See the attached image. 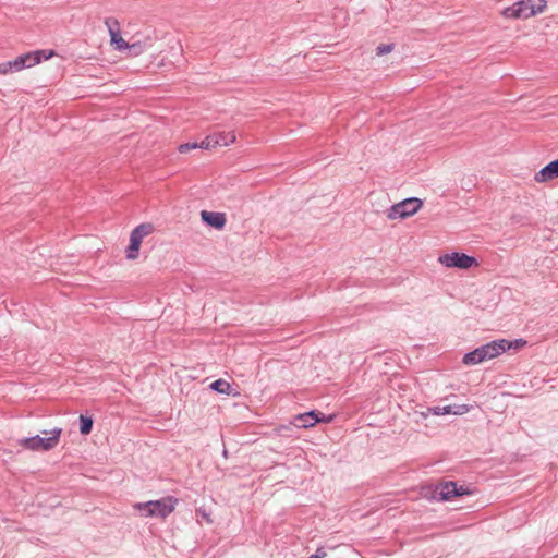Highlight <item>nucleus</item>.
<instances>
[{
  "mask_svg": "<svg viewBox=\"0 0 558 558\" xmlns=\"http://www.w3.org/2000/svg\"><path fill=\"white\" fill-rule=\"evenodd\" d=\"M178 499L168 496L158 500H149L146 502H138L135 508L141 511L145 518H167L174 511Z\"/></svg>",
  "mask_w": 558,
  "mask_h": 558,
  "instance_id": "f257e3e1",
  "label": "nucleus"
},
{
  "mask_svg": "<svg viewBox=\"0 0 558 558\" xmlns=\"http://www.w3.org/2000/svg\"><path fill=\"white\" fill-rule=\"evenodd\" d=\"M501 340H493L487 342L473 351L465 353L462 357L464 365H476L487 360L499 356L505 352V347Z\"/></svg>",
  "mask_w": 558,
  "mask_h": 558,
  "instance_id": "f03ea898",
  "label": "nucleus"
},
{
  "mask_svg": "<svg viewBox=\"0 0 558 558\" xmlns=\"http://www.w3.org/2000/svg\"><path fill=\"white\" fill-rule=\"evenodd\" d=\"M546 0H520L502 10L507 19H527L541 13L546 8Z\"/></svg>",
  "mask_w": 558,
  "mask_h": 558,
  "instance_id": "7ed1b4c3",
  "label": "nucleus"
},
{
  "mask_svg": "<svg viewBox=\"0 0 558 558\" xmlns=\"http://www.w3.org/2000/svg\"><path fill=\"white\" fill-rule=\"evenodd\" d=\"M44 434H49L48 437H41L39 435L21 438L17 440V444L24 449L32 451H48L53 449L59 440L62 433V429L59 427H54L50 432L44 430Z\"/></svg>",
  "mask_w": 558,
  "mask_h": 558,
  "instance_id": "20e7f679",
  "label": "nucleus"
},
{
  "mask_svg": "<svg viewBox=\"0 0 558 558\" xmlns=\"http://www.w3.org/2000/svg\"><path fill=\"white\" fill-rule=\"evenodd\" d=\"M422 205V199L417 197L405 198L392 205L387 213V217L390 220L408 218L416 214L421 209Z\"/></svg>",
  "mask_w": 558,
  "mask_h": 558,
  "instance_id": "39448f33",
  "label": "nucleus"
},
{
  "mask_svg": "<svg viewBox=\"0 0 558 558\" xmlns=\"http://www.w3.org/2000/svg\"><path fill=\"white\" fill-rule=\"evenodd\" d=\"M153 231L151 223H141L136 226L130 235V243L126 247L125 255L128 259H135L138 257L142 241L145 236Z\"/></svg>",
  "mask_w": 558,
  "mask_h": 558,
  "instance_id": "423d86ee",
  "label": "nucleus"
},
{
  "mask_svg": "<svg viewBox=\"0 0 558 558\" xmlns=\"http://www.w3.org/2000/svg\"><path fill=\"white\" fill-rule=\"evenodd\" d=\"M438 260L448 268L470 269L477 266V259L465 253L452 252L441 255Z\"/></svg>",
  "mask_w": 558,
  "mask_h": 558,
  "instance_id": "0eeeda50",
  "label": "nucleus"
},
{
  "mask_svg": "<svg viewBox=\"0 0 558 558\" xmlns=\"http://www.w3.org/2000/svg\"><path fill=\"white\" fill-rule=\"evenodd\" d=\"M438 486V499L444 501H449L454 497H461L465 495H471L472 490L463 485H458L456 482L448 481L442 482L437 485Z\"/></svg>",
  "mask_w": 558,
  "mask_h": 558,
  "instance_id": "6e6552de",
  "label": "nucleus"
},
{
  "mask_svg": "<svg viewBox=\"0 0 558 558\" xmlns=\"http://www.w3.org/2000/svg\"><path fill=\"white\" fill-rule=\"evenodd\" d=\"M201 218L206 226L211 227L216 230L223 229L227 222L226 215L219 211L202 210Z\"/></svg>",
  "mask_w": 558,
  "mask_h": 558,
  "instance_id": "1a4fd4ad",
  "label": "nucleus"
},
{
  "mask_svg": "<svg viewBox=\"0 0 558 558\" xmlns=\"http://www.w3.org/2000/svg\"><path fill=\"white\" fill-rule=\"evenodd\" d=\"M556 178H558V158L548 162L534 175V180L539 183L548 182Z\"/></svg>",
  "mask_w": 558,
  "mask_h": 558,
  "instance_id": "9d476101",
  "label": "nucleus"
},
{
  "mask_svg": "<svg viewBox=\"0 0 558 558\" xmlns=\"http://www.w3.org/2000/svg\"><path fill=\"white\" fill-rule=\"evenodd\" d=\"M291 424L296 428H310L317 424L316 410L306 411L293 416Z\"/></svg>",
  "mask_w": 558,
  "mask_h": 558,
  "instance_id": "9b49d317",
  "label": "nucleus"
},
{
  "mask_svg": "<svg viewBox=\"0 0 558 558\" xmlns=\"http://www.w3.org/2000/svg\"><path fill=\"white\" fill-rule=\"evenodd\" d=\"M153 47V39L150 37H146L144 40H134L132 44H129L128 49L132 56H138L143 53L145 50Z\"/></svg>",
  "mask_w": 558,
  "mask_h": 558,
  "instance_id": "f8f14e48",
  "label": "nucleus"
},
{
  "mask_svg": "<svg viewBox=\"0 0 558 558\" xmlns=\"http://www.w3.org/2000/svg\"><path fill=\"white\" fill-rule=\"evenodd\" d=\"M34 65L52 58L56 52L52 49H40L31 51Z\"/></svg>",
  "mask_w": 558,
  "mask_h": 558,
  "instance_id": "ddd939ff",
  "label": "nucleus"
},
{
  "mask_svg": "<svg viewBox=\"0 0 558 558\" xmlns=\"http://www.w3.org/2000/svg\"><path fill=\"white\" fill-rule=\"evenodd\" d=\"M438 486L437 485H425L421 488V496L428 501H440L438 499Z\"/></svg>",
  "mask_w": 558,
  "mask_h": 558,
  "instance_id": "4468645a",
  "label": "nucleus"
},
{
  "mask_svg": "<svg viewBox=\"0 0 558 558\" xmlns=\"http://www.w3.org/2000/svg\"><path fill=\"white\" fill-rule=\"evenodd\" d=\"M94 425V418L88 415H80V433L84 436L90 434Z\"/></svg>",
  "mask_w": 558,
  "mask_h": 558,
  "instance_id": "2eb2a0df",
  "label": "nucleus"
},
{
  "mask_svg": "<svg viewBox=\"0 0 558 558\" xmlns=\"http://www.w3.org/2000/svg\"><path fill=\"white\" fill-rule=\"evenodd\" d=\"M214 136H218L217 146H229L235 142V134L233 132L214 133Z\"/></svg>",
  "mask_w": 558,
  "mask_h": 558,
  "instance_id": "dca6fc26",
  "label": "nucleus"
},
{
  "mask_svg": "<svg viewBox=\"0 0 558 558\" xmlns=\"http://www.w3.org/2000/svg\"><path fill=\"white\" fill-rule=\"evenodd\" d=\"M209 388L218 393L229 395L231 386L223 379H216L209 385Z\"/></svg>",
  "mask_w": 558,
  "mask_h": 558,
  "instance_id": "f3484780",
  "label": "nucleus"
},
{
  "mask_svg": "<svg viewBox=\"0 0 558 558\" xmlns=\"http://www.w3.org/2000/svg\"><path fill=\"white\" fill-rule=\"evenodd\" d=\"M500 340L504 342L502 344L505 347V352L510 349L523 348L526 344V340H524L522 338L514 339V340H507V339H500Z\"/></svg>",
  "mask_w": 558,
  "mask_h": 558,
  "instance_id": "a211bd4d",
  "label": "nucleus"
},
{
  "mask_svg": "<svg viewBox=\"0 0 558 558\" xmlns=\"http://www.w3.org/2000/svg\"><path fill=\"white\" fill-rule=\"evenodd\" d=\"M217 138L218 136H214V134L208 135L202 142L197 143V148L209 149L217 147Z\"/></svg>",
  "mask_w": 558,
  "mask_h": 558,
  "instance_id": "6ab92c4d",
  "label": "nucleus"
},
{
  "mask_svg": "<svg viewBox=\"0 0 558 558\" xmlns=\"http://www.w3.org/2000/svg\"><path fill=\"white\" fill-rule=\"evenodd\" d=\"M16 60L19 62L21 70L34 66L31 52H26V53H23V54L16 57Z\"/></svg>",
  "mask_w": 558,
  "mask_h": 558,
  "instance_id": "aec40b11",
  "label": "nucleus"
},
{
  "mask_svg": "<svg viewBox=\"0 0 558 558\" xmlns=\"http://www.w3.org/2000/svg\"><path fill=\"white\" fill-rule=\"evenodd\" d=\"M105 24L108 28L110 37L112 35L118 36V33H120V24L116 19L108 17L106 19Z\"/></svg>",
  "mask_w": 558,
  "mask_h": 558,
  "instance_id": "412c9836",
  "label": "nucleus"
},
{
  "mask_svg": "<svg viewBox=\"0 0 558 558\" xmlns=\"http://www.w3.org/2000/svg\"><path fill=\"white\" fill-rule=\"evenodd\" d=\"M111 44L114 46V48L119 51L128 49L129 44L121 37V32L118 33V36H111Z\"/></svg>",
  "mask_w": 558,
  "mask_h": 558,
  "instance_id": "4be33fe9",
  "label": "nucleus"
},
{
  "mask_svg": "<svg viewBox=\"0 0 558 558\" xmlns=\"http://www.w3.org/2000/svg\"><path fill=\"white\" fill-rule=\"evenodd\" d=\"M395 49V44H381L376 48L377 56H384L391 52Z\"/></svg>",
  "mask_w": 558,
  "mask_h": 558,
  "instance_id": "5701e85b",
  "label": "nucleus"
},
{
  "mask_svg": "<svg viewBox=\"0 0 558 558\" xmlns=\"http://www.w3.org/2000/svg\"><path fill=\"white\" fill-rule=\"evenodd\" d=\"M452 414L462 415L470 411L471 407L469 404H452Z\"/></svg>",
  "mask_w": 558,
  "mask_h": 558,
  "instance_id": "b1692460",
  "label": "nucleus"
},
{
  "mask_svg": "<svg viewBox=\"0 0 558 558\" xmlns=\"http://www.w3.org/2000/svg\"><path fill=\"white\" fill-rule=\"evenodd\" d=\"M316 418H317V423H330L333 421L335 415L333 414L326 415V414L319 412L318 410H316Z\"/></svg>",
  "mask_w": 558,
  "mask_h": 558,
  "instance_id": "393cba45",
  "label": "nucleus"
},
{
  "mask_svg": "<svg viewBox=\"0 0 558 558\" xmlns=\"http://www.w3.org/2000/svg\"><path fill=\"white\" fill-rule=\"evenodd\" d=\"M195 148H197V142H192V143H184V144L179 145L178 150L181 154H185Z\"/></svg>",
  "mask_w": 558,
  "mask_h": 558,
  "instance_id": "a878e982",
  "label": "nucleus"
},
{
  "mask_svg": "<svg viewBox=\"0 0 558 558\" xmlns=\"http://www.w3.org/2000/svg\"><path fill=\"white\" fill-rule=\"evenodd\" d=\"M327 556V553L323 546L318 547L313 555L310 556V558H325Z\"/></svg>",
  "mask_w": 558,
  "mask_h": 558,
  "instance_id": "bb28decb",
  "label": "nucleus"
},
{
  "mask_svg": "<svg viewBox=\"0 0 558 558\" xmlns=\"http://www.w3.org/2000/svg\"><path fill=\"white\" fill-rule=\"evenodd\" d=\"M9 62V66H10V70L11 72H20L22 71L20 65H19V62L16 60V58L12 61H8Z\"/></svg>",
  "mask_w": 558,
  "mask_h": 558,
  "instance_id": "cd10ccee",
  "label": "nucleus"
},
{
  "mask_svg": "<svg viewBox=\"0 0 558 558\" xmlns=\"http://www.w3.org/2000/svg\"><path fill=\"white\" fill-rule=\"evenodd\" d=\"M8 73H12L10 70V66H9V62L7 61V62L0 63V74L4 75Z\"/></svg>",
  "mask_w": 558,
  "mask_h": 558,
  "instance_id": "c85d7f7f",
  "label": "nucleus"
},
{
  "mask_svg": "<svg viewBox=\"0 0 558 558\" xmlns=\"http://www.w3.org/2000/svg\"><path fill=\"white\" fill-rule=\"evenodd\" d=\"M452 404L451 405H445L441 408V414H452Z\"/></svg>",
  "mask_w": 558,
  "mask_h": 558,
  "instance_id": "c756f323",
  "label": "nucleus"
},
{
  "mask_svg": "<svg viewBox=\"0 0 558 558\" xmlns=\"http://www.w3.org/2000/svg\"><path fill=\"white\" fill-rule=\"evenodd\" d=\"M434 414L440 415L441 414V407H434L430 409Z\"/></svg>",
  "mask_w": 558,
  "mask_h": 558,
  "instance_id": "7c9ffc66",
  "label": "nucleus"
},
{
  "mask_svg": "<svg viewBox=\"0 0 558 558\" xmlns=\"http://www.w3.org/2000/svg\"><path fill=\"white\" fill-rule=\"evenodd\" d=\"M512 220H513L514 222H519V221H520V220L518 219V217H517V216H512Z\"/></svg>",
  "mask_w": 558,
  "mask_h": 558,
  "instance_id": "2f4dec72",
  "label": "nucleus"
}]
</instances>
